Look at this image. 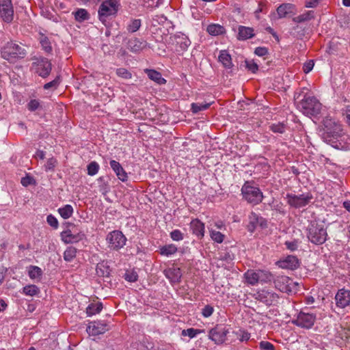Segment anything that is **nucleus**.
<instances>
[{
  "instance_id": "nucleus-46",
  "label": "nucleus",
  "mask_w": 350,
  "mask_h": 350,
  "mask_svg": "<svg viewBox=\"0 0 350 350\" xmlns=\"http://www.w3.org/2000/svg\"><path fill=\"white\" fill-rule=\"evenodd\" d=\"M210 236L214 241L218 243H222L224 239V235L222 233L213 230L210 231Z\"/></svg>"
},
{
  "instance_id": "nucleus-18",
  "label": "nucleus",
  "mask_w": 350,
  "mask_h": 350,
  "mask_svg": "<svg viewBox=\"0 0 350 350\" xmlns=\"http://www.w3.org/2000/svg\"><path fill=\"white\" fill-rule=\"evenodd\" d=\"M338 308L343 309L350 305V291L344 288L339 289L334 297Z\"/></svg>"
},
{
  "instance_id": "nucleus-23",
  "label": "nucleus",
  "mask_w": 350,
  "mask_h": 350,
  "mask_svg": "<svg viewBox=\"0 0 350 350\" xmlns=\"http://www.w3.org/2000/svg\"><path fill=\"white\" fill-rule=\"evenodd\" d=\"M109 165L120 180L125 182L128 180L127 173L119 162L115 160H111Z\"/></svg>"
},
{
  "instance_id": "nucleus-4",
  "label": "nucleus",
  "mask_w": 350,
  "mask_h": 350,
  "mask_svg": "<svg viewBox=\"0 0 350 350\" xmlns=\"http://www.w3.org/2000/svg\"><path fill=\"white\" fill-rule=\"evenodd\" d=\"M304 114L308 116H317L321 111V103L314 96H305L300 102Z\"/></svg>"
},
{
  "instance_id": "nucleus-6",
  "label": "nucleus",
  "mask_w": 350,
  "mask_h": 350,
  "mask_svg": "<svg viewBox=\"0 0 350 350\" xmlns=\"http://www.w3.org/2000/svg\"><path fill=\"white\" fill-rule=\"evenodd\" d=\"M323 124L327 129V132L332 134V135L336 139L339 138L338 141L344 143L342 147L345 148H350V137L345 133H339V131H342L340 126L337 124L334 121L331 119H325L323 120Z\"/></svg>"
},
{
  "instance_id": "nucleus-42",
  "label": "nucleus",
  "mask_w": 350,
  "mask_h": 350,
  "mask_svg": "<svg viewBox=\"0 0 350 350\" xmlns=\"http://www.w3.org/2000/svg\"><path fill=\"white\" fill-rule=\"evenodd\" d=\"M210 105L211 103H193L191 105V110L193 113H197L201 111L207 109Z\"/></svg>"
},
{
  "instance_id": "nucleus-59",
  "label": "nucleus",
  "mask_w": 350,
  "mask_h": 350,
  "mask_svg": "<svg viewBox=\"0 0 350 350\" xmlns=\"http://www.w3.org/2000/svg\"><path fill=\"white\" fill-rule=\"evenodd\" d=\"M40 107V102L38 100L32 99L27 104V109L31 111H34Z\"/></svg>"
},
{
  "instance_id": "nucleus-2",
  "label": "nucleus",
  "mask_w": 350,
  "mask_h": 350,
  "mask_svg": "<svg viewBox=\"0 0 350 350\" xmlns=\"http://www.w3.org/2000/svg\"><path fill=\"white\" fill-rule=\"evenodd\" d=\"M241 191L243 198L252 205L260 204L263 199V193L259 187L249 181L243 185Z\"/></svg>"
},
{
  "instance_id": "nucleus-60",
  "label": "nucleus",
  "mask_w": 350,
  "mask_h": 350,
  "mask_svg": "<svg viewBox=\"0 0 350 350\" xmlns=\"http://www.w3.org/2000/svg\"><path fill=\"white\" fill-rule=\"evenodd\" d=\"M314 65V64L312 60L308 61L303 66L304 72L306 74L310 72L312 70Z\"/></svg>"
},
{
  "instance_id": "nucleus-9",
  "label": "nucleus",
  "mask_w": 350,
  "mask_h": 350,
  "mask_svg": "<svg viewBox=\"0 0 350 350\" xmlns=\"http://www.w3.org/2000/svg\"><path fill=\"white\" fill-rule=\"evenodd\" d=\"M288 204L295 208H299L308 205L313 199L310 193H305L300 195L287 193L286 196Z\"/></svg>"
},
{
  "instance_id": "nucleus-17",
  "label": "nucleus",
  "mask_w": 350,
  "mask_h": 350,
  "mask_svg": "<svg viewBox=\"0 0 350 350\" xmlns=\"http://www.w3.org/2000/svg\"><path fill=\"white\" fill-rule=\"evenodd\" d=\"M248 219L249 223L247 228L250 232H253L258 227L263 228L267 226L266 219L254 212L250 214Z\"/></svg>"
},
{
  "instance_id": "nucleus-45",
  "label": "nucleus",
  "mask_w": 350,
  "mask_h": 350,
  "mask_svg": "<svg viewBox=\"0 0 350 350\" xmlns=\"http://www.w3.org/2000/svg\"><path fill=\"white\" fill-rule=\"evenodd\" d=\"M269 129L275 133H284L286 131V126L283 123L278 122L272 124L269 126Z\"/></svg>"
},
{
  "instance_id": "nucleus-7",
  "label": "nucleus",
  "mask_w": 350,
  "mask_h": 350,
  "mask_svg": "<svg viewBox=\"0 0 350 350\" xmlns=\"http://www.w3.org/2000/svg\"><path fill=\"white\" fill-rule=\"evenodd\" d=\"M275 287L280 291L286 293H295L297 291L298 283L286 275H278L273 278Z\"/></svg>"
},
{
  "instance_id": "nucleus-27",
  "label": "nucleus",
  "mask_w": 350,
  "mask_h": 350,
  "mask_svg": "<svg viewBox=\"0 0 350 350\" xmlns=\"http://www.w3.org/2000/svg\"><path fill=\"white\" fill-rule=\"evenodd\" d=\"M254 36L253 28L239 26L237 38L240 40H245Z\"/></svg>"
},
{
  "instance_id": "nucleus-26",
  "label": "nucleus",
  "mask_w": 350,
  "mask_h": 350,
  "mask_svg": "<svg viewBox=\"0 0 350 350\" xmlns=\"http://www.w3.org/2000/svg\"><path fill=\"white\" fill-rule=\"evenodd\" d=\"M144 72L150 80L154 81L157 84L163 85L166 83V80L162 77V75L159 72L153 69H145Z\"/></svg>"
},
{
  "instance_id": "nucleus-3",
  "label": "nucleus",
  "mask_w": 350,
  "mask_h": 350,
  "mask_svg": "<svg viewBox=\"0 0 350 350\" xmlns=\"http://www.w3.org/2000/svg\"><path fill=\"white\" fill-rule=\"evenodd\" d=\"M1 53L3 59L9 62H14L17 59L23 58L26 55V51L21 45L10 42L2 47Z\"/></svg>"
},
{
  "instance_id": "nucleus-54",
  "label": "nucleus",
  "mask_w": 350,
  "mask_h": 350,
  "mask_svg": "<svg viewBox=\"0 0 350 350\" xmlns=\"http://www.w3.org/2000/svg\"><path fill=\"white\" fill-rule=\"evenodd\" d=\"M56 164L57 160L55 158L51 157L49 159L46 161V163L44 165L45 171H53L55 167L56 166Z\"/></svg>"
},
{
  "instance_id": "nucleus-48",
  "label": "nucleus",
  "mask_w": 350,
  "mask_h": 350,
  "mask_svg": "<svg viewBox=\"0 0 350 350\" xmlns=\"http://www.w3.org/2000/svg\"><path fill=\"white\" fill-rule=\"evenodd\" d=\"M124 278L130 282H135L138 279V275L135 271H126L124 273Z\"/></svg>"
},
{
  "instance_id": "nucleus-32",
  "label": "nucleus",
  "mask_w": 350,
  "mask_h": 350,
  "mask_svg": "<svg viewBox=\"0 0 350 350\" xmlns=\"http://www.w3.org/2000/svg\"><path fill=\"white\" fill-rule=\"evenodd\" d=\"M206 31L212 36H219L225 33V28L219 24H211L208 25Z\"/></svg>"
},
{
  "instance_id": "nucleus-62",
  "label": "nucleus",
  "mask_w": 350,
  "mask_h": 350,
  "mask_svg": "<svg viewBox=\"0 0 350 350\" xmlns=\"http://www.w3.org/2000/svg\"><path fill=\"white\" fill-rule=\"evenodd\" d=\"M254 53L259 57H263L268 54V50L266 47H257Z\"/></svg>"
},
{
  "instance_id": "nucleus-39",
  "label": "nucleus",
  "mask_w": 350,
  "mask_h": 350,
  "mask_svg": "<svg viewBox=\"0 0 350 350\" xmlns=\"http://www.w3.org/2000/svg\"><path fill=\"white\" fill-rule=\"evenodd\" d=\"M314 18V12L313 11H308L302 14H300L296 17L293 18V21L295 23H300L305 21H308Z\"/></svg>"
},
{
  "instance_id": "nucleus-13",
  "label": "nucleus",
  "mask_w": 350,
  "mask_h": 350,
  "mask_svg": "<svg viewBox=\"0 0 350 350\" xmlns=\"http://www.w3.org/2000/svg\"><path fill=\"white\" fill-rule=\"evenodd\" d=\"M254 297L267 306L274 305L278 303L279 296L272 291L265 289L258 291L254 294Z\"/></svg>"
},
{
  "instance_id": "nucleus-52",
  "label": "nucleus",
  "mask_w": 350,
  "mask_h": 350,
  "mask_svg": "<svg viewBox=\"0 0 350 350\" xmlns=\"http://www.w3.org/2000/svg\"><path fill=\"white\" fill-rule=\"evenodd\" d=\"M170 237L173 241H179L184 239V235L180 230H174L170 232Z\"/></svg>"
},
{
  "instance_id": "nucleus-34",
  "label": "nucleus",
  "mask_w": 350,
  "mask_h": 350,
  "mask_svg": "<svg viewBox=\"0 0 350 350\" xmlns=\"http://www.w3.org/2000/svg\"><path fill=\"white\" fill-rule=\"evenodd\" d=\"M58 213L64 219L70 218L73 213V208L70 204H66L58 208Z\"/></svg>"
},
{
  "instance_id": "nucleus-35",
  "label": "nucleus",
  "mask_w": 350,
  "mask_h": 350,
  "mask_svg": "<svg viewBox=\"0 0 350 350\" xmlns=\"http://www.w3.org/2000/svg\"><path fill=\"white\" fill-rule=\"evenodd\" d=\"M75 18L77 21L81 23L90 18V14L85 9L79 8L74 12Z\"/></svg>"
},
{
  "instance_id": "nucleus-47",
  "label": "nucleus",
  "mask_w": 350,
  "mask_h": 350,
  "mask_svg": "<svg viewBox=\"0 0 350 350\" xmlns=\"http://www.w3.org/2000/svg\"><path fill=\"white\" fill-rule=\"evenodd\" d=\"M116 75L124 79H130L132 78V74L124 68H120L116 70Z\"/></svg>"
},
{
  "instance_id": "nucleus-37",
  "label": "nucleus",
  "mask_w": 350,
  "mask_h": 350,
  "mask_svg": "<svg viewBox=\"0 0 350 350\" xmlns=\"http://www.w3.org/2000/svg\"><path fill=\"white\" fill-rule=\"evenodd\" d=\"M28 275L31 280L38 279L42 275V271L38 266L30 265L28 267Z\"/></svg>"
},
{
  "instance_id": "nucleus-16",
  "label": "nucleus",
  "mask_w": 350,
  "mask_h": 350,
  "mask_svg": "<svg viewBox=\"0 0 350 350\" xmlns=\"http://www.w3.org/2000/svg\"><path fill=\"white\" fill-rule=\"evenodd\" d=\"M109 329L107 323L104 321H97L89 323L86 331L90 336H98L105 333Z\"/></svg>"
},
{
  "instance_id": "nucleus-29",
  "label": "nucleus",
  "mask_w": 350,
  "mask_h": 350,
  "mask_svg": "<svg viewBox=\"0 0 350 350\" xmlns=\"http://www.w3.org/2000/svg\"><path fill=\"white\" fill-rule=\"evenodd\" d=\"M103 304L101 302L92 303L86 308V314L88 317H92L101 312Z\"/></svg>"
},
{
  "instance_id": "nucleus-8",
  "label": "nucleus",
  "mask_w": 350,
  "mask_h": 350,
  "mask_svg": "<svg viewBox=\"0 0 350 350\" xmlns=\"http://www.w3.org/2000/svg\"><path fill=\"white\" fill-rule=\"evenodd\" d=\"M106 242L110 250H119L126 245V238L121 231L113 230L107 235Z\"/></svg>"
},
{
  "instance_id": "nucleus-22",
  "label": "nucleus",
  "mask_w": 350,
  "mask_h": 350,
  "mask_svg": "<svg viewBox=\"0 0 350 350\" xmlns=\"http://www.w3.org/2000/svg\"><path fill=\"white\" fill-rule=\"evenodd\" d=\"M277 14L279 18H285L295 14V5L292 3H282L277 8Z\"/></svg>"
},
{
  "instance_id": "nucleus-58",
  "label": "nucleus",
  "mask_w": 350,
  "mask_h": 350,
  "mask_svg": "<svg viewBox=\"0 0 350 350\" xmlns=\"http://www.w3.org/2000/svg\"><path fill=\"white\" fill-rule=\"evenodd\" d=\"M259 347L261 350H275V347L272 343L265 340L260 342Z\"/></svg>"
},
{
  "instance_id": "nucleus-33",
  "label": "nucleus",
  "mask_w": 350,
  "mask_h": 350,
  "mask_svg": "<svg viewBox=\"0 0 350 350\" xmlns=\"http://www.w3.org/2000/svg\"><path fill=\"white\" fill-rule=\"evenodd\" d=\"M40 288L35 284H29L24 286L21 293L27 296L33 297L40 293Z\"/></svg>"
},
{
  "instance_id": "nucleus-51",
  "label": "nucleus",
  "mask_w": 350,
  "mask_h": 350,
  "mask_svg": "<svg viewBox=\"0 0 350 350\" xmlns=\"http://www.w3.org/2000/svg\"><path fill=\"white\" fill-rule=\"evenodd\" d=\"M245 63L247 69L252 73H256L258 71V66L254 60H245Z\"/></svg>"
},
{
  "instance_id": "nucleus-50",
  "label": "nucleus",
  "mask_w": 350,
  "mask_h": 350,
  "mask_svg": "<svg viewBox=\"0 0 350 350\" xmlns=\"http://www.w3.org/2000/svg\"><path fill=\"white\" fill-rule=\"evenodd\" d=\"M59 83H60L59 77L57 76V77H56V78L54 80L45 83L44 85V90H50V89L55 90L58 87V85H59Z\"/></svg>"
},
{
  "instance_id": "nucleus-19",
  "label": "nucleus",
  "mask_w": 350,
  "mask_h": 350,
  "mask_svg": "<svg viewBox=\"0 0 350 350\" xmlns=\"http://www.w3.org/2000/svg\"><path fill=\"white\" fill-rule=\"evenodd\" d=\"M276 265L282 269L295 270L299 266V260L295 256L289 255L277 261Z\"/></svg>"
},
{
  "instance_id": "nucleus-12",
  "label": "nucleus",
  "mask_w": 350,
  "mask_h": 350,
  "mask_svg": "<svg viewBox=\"0 0 350 350\" xmlns=\"http://www.w3.org/2000/svg\"><path fill=\"white\" fill-rule=\"evenodd\" d=\"M228 329L221 325H217L208 332V338L217 345L223 344L226 340Z\"/></svg>"
},
{
  "instance_id": "nucleus-53",
  "label": "nucleus",
  "mask_w": 350,
  "mask_h": 350,
  "mask_svg": "<svg viewBox=\"0 0 350 350\" xmlns=\"http://www.w3.org/2000/svg\"><path fill=\"white\" fill-rule=\"evenodd\" d=\"M236 334L239 340L241 342L247 341L250 338V334L247 331L239 329Z\"/></svg>"
},
{
  "instance_id": "nucleus-61",
  "label": "nucleus",
  "mask_w": 350,
  "mask_h": 350,
  "mask_svg": "<svg viewBox=\"0 0 350 350\" xmlns=\"http://www.w3.org/2000/svg\"><path fill=\"white\" fill-rule=\"evenodd\" d=\"M284 245L286 248L291 251H295L298 247V242L297 241H286Z\"/></svg>"
},
{
  "instance_id": "nucleus-55",
  "label": "nucleus",
  "mask_w": 350,
  "mask_h": 350,
  "mask_svg": "<svg viewBox=\"0 0 350 350\" xmlns=\"http://www.w3.org/2000/svg\"><path fill=\"white\" fill-rule=\"evenodd\" d=\"M214 312V308L211 305H206L202 309V315L205 317L208 318L211 317Z\"/></svg>"
},
{
  "instance_id": "nucleus-1",
  "label": "nucleus",
  "mask_w": 350,
  "mask_h": 350,
  "mask_svg": "<svg viewBox=\"0 0 350 350\" xmlns=\"http://www.w3.org/2000/svg\"><path fill=\"white\" fill-rule=\"evenodd\" d=\"M307 230V237L312 243L321 245L327 241V230L322 224L312 221L309 224Z\"/></svg>"
},
{
  "instance_id": "nucleus-44",
  "label": "nucleus",
  "mask_w": 350,
  "mask_h": 350,
  "mask_svg": "<svg viewBox=\"0 0 350 350\" xmlns=\"http://www.w3.org/2000/svg\"><path fill=\"white\" fill-rule=\"evenodd\" d=\"M100 166L96 161L90 162L87 166L88 174L90 176L96 175L99 170Z\"/></svg>"
},
{
  "instance_id": "nucleus-38",
  "label": "nucleus",
  "mask_w": 350,
  "mask_h": 350,
  "mask_svg": "<svg viewBox=\"0 0 350 350\" xmlns=\"http://www.w3.org/2000/svg\"><path fill=\"white\" fill-rule=\"evenodd\" d=\"M258 283H267L273 280V275L267 271L258 270Z\"/></svg>"
},
{
  "instance_id": "nucleus-40",
  "label": "nucleus",
  "mask_w": 350,
  "mask_h": 350,
  "mask_svg": "<svg viewBox=\"0 0 350 350\" xmlns=\"http://www.w3.org/2000/svg\"><path fill=\"white\" fill-rule=\"evenodd\" d=\"M142 21L140 19H131L126 25V29L129 33H135L140 28Z\"/></svg>"
},
{
  "instance_id": "nucleus-24",
  "label": "nucleus",
  "mask_w": 350,
  "mask_h": 350,
  "mask_svg": "<svg viewBox=\"0 0 350 350\" xmlns=\"http://www.w3.org/2000/svg\"><path fill=\"white\" fill-rule=\"evenodd\" d=\"M190 228L193 234L198 239H202L204 236V224L198 219H193L190 223Z\"/></svg>"
},
{
  "instance_id": "nucleus-36",
  "label": "nucleus",
  "mask_w": 350,
  "mask_h": 350,
  "mask_svg": "<svg viewBox=\"0 0 350 350\" xmlns=\"http://www.w3.org/2000/svg\"><path fill=\"white\" fill-rule=\"evenodd\" d=\"M177 247L174 244L164 245L160 248V254L163 256H170L177 252Z\"/></svg>"
},
{
  "instance_id": "nucleus-5",
  "label": "nucleus",
  "mask_w": 350,
  "mask_h": 350,
  "mask_svg": "<svg viewBox=\"0 0 350 350\" xmlns=\"http://www.w3.org/2000/svg\"><path fill=\"white\" fill-rule=\"evenodd\" d=\"M118 10V3L116 0H106L99 6L98 11V18L105 24L111 16H116Z\"/></svg>"
},
{
  "instance_id": "nucleus-14",
  "label": "nucleus",
  "mask_w": 350,
  "mask_h": 350,
  "mask_svg": "<svg viewBox=\"0 0 350 350\" xmlns=\"http://www.w3.org/2000/svg\"><path fill=\"white\" fill-rule=\"evenodd\" d=\"M315 320L316 316L314 314L300 312L296 319L293 321V323L299 327L309 329L314 325Z\"/></svg>"
},
{
  "instance_id": "nucleus-49",
  "label": "nucleus",
  "mask_w": 350,
  "mask_h": 350,
  "mask_svg": "<svg viewBox=\"0 0 350 350\" xmlns=\"http://www.w3.org/2000/svg\"><path fill=\"white\" fill-rule=\"evenodd\" d=\"M167 21V17L163 14H157L152 17V24L154 26L163 25Z\"/></svg>"
},
{
  "instance_id": "nucleus-25",
  "label": "nucleus",
  "mask_w": 350,
  "mask_h": 350,
  "mask_svg": "<svg viewBox=\"0 0 350 350\" xmlns=\"http://www.w3.org/2000/svg\"><path fill=\"white\" fill-rule=\"evenodd\" d=\"M147 46V42L144 40L132 38L128 42V48L133 53H137L143 50Z\"/></svg>"
},
{
  "instance_id": "nucleus-20",
  "label": "nucleus",
  "mask_w": 350,
  "mask_h": 350,
  "mask_svg": "<svg viewBox=\"0 0 350 350\" xmlns=\"http://www.w3.org/2000/svg\"><path fill=\"white\" fill-rule=\"evenodd\" d=\"M62 241L68 244L77 243L83 239L84 234L79 232L77 233H73L71 230L68 229L61 232L60 234Z\"/></svg>"
},
{
  "instance_id": "nucleus-31",
  "label": "nucleus",
  "mask_w": 350,
  "mask_h": 350,
  "mask_svg": "<svg viewBox=\"0 0 350 350\" xmlns=\"http://www.w3.org/2000/svg\"><path fill=\"white\" fill-rule=\"evenodd\" d=\"M96 273L100 277H108L110 275V269L104 261L99 262L96 268Z\"/></svg>"
},
{
  "instance_id": "nucleus-43",
  "label": "nucleus",
  "mask_w": 350,
  "mask_h": 350,
  "mask_svg": "<svg viewBox=\"0 0 350 350\" xmlns=\"http://www.w3.org/2000/svg\"><path fill=\"white\" fill-rule=\"evenodd\" d=\"M203 332V330L194 329L193 327L188 328L186 329H183L181 332V335L183 336H188L189 338H193L196 337L198 334H200Z\"/></svg>"
},
{
  "instance_id": "nucleus-41",
  "label": "nucleus",
  "mask_w": 350,
  "mask_h": 350,
  "mask_svg": "<svg viewBox=\"0 0 350 350\" xmlns=\"http://www.w3.org/2000/svg\"><path fill=\"white\" fill-rule=\"evenodd\" d=\"M77 251V250L75 247L70 246L67 247L64 252V260L66 262H71L76 257Z\"/></svg>"
},
{
  "instance_id": "nucleus-11",
  "label": "nucleus",
  "mask_w": 350,
  "mask_h": 350,
  "mask_svg": "<svg viewBox=\"0 0 350 350\" xmlns=\"http://www.w3.org/2000/svg\"><path fill=\"white\" fill-rule=\"evenodd\" d=\"M32 69L42 78L49 75L52 69L50 61L45 57L36 58L32 63Z\"/></svg>"
},
{
  "instance_id": "nucleus-57",
  "label": "nucleus",
  "mask_w": 350,
  "mask_h": 350,
  "mask_svg": "<svg viewBox=\"0 0 350 350\" xmlns=\"http://www.w3.org/2000/svg\"><path fill=\"white\" fill-rule=\"evenodd\" d=\"M46 221L51 227L54 228L55 229L58 228L59 223L57 219V218L53 216V215H49L46 217Z\"/></svg>"
},
{
  "instance_id": "nucleus-64",
  "label": "nucleus",
  "mask_w": 350,
  "mask_h": 350,
  "mask_svg": "<svg viewBox=\"0 0 350 350\" xmlns=\"http://www.w3.org/2000/svg\"><path fill=\"white\" fill-rule=\"evenodd\" d=\"M319 0H306V8H315Z\"/></svg>"
},
{
  "instance_id": "nucleus-56",
  "label": "nucleus",
  "mask_w": 350,
  "mask_h": 350,
  "mask_svg": "<svg viewBox=\"0 0 350 350\" xmlns=\"http://www.w3.org/2000/svg\"><path fill=\"white\" fill-rule=\"evenodd\" d=\"M40 44L42 45V49L46 52L50 53L52 51V47L51 46V42L49 40L44 37L40 40Z\"/></svg>"
},
{
  "instance_id": "nucleus-15",
  "label": "nucleus",
  "mask_w": 350,
  "mask_h": 350,
  "mask_svg": "<svg viewBox=\"0 0 350 350\" xmlns=\"http://www.w3.org/2000/svg\"><path fill=\"white\" fill-rule=\"evenodd\" d=\"M0 18L6 23H10L14 18V8L12 0H0Z\"/></svg>"
},
{
  "instance_id": "nucleus-28",
  "label": "nucleus",
  "mask_w": 350,
  "mask_h": 350,
  "mask_svg": "<svg viewBox=\"0 0 350 350\" xmlns=\"http://www.w3.org/2000/svg\"><path fill=\"white\" fill-rule=\"evenodd\" d=\"M219 62L226 68H230L232 66L231 56L226 51H221L219 55Z\"/></svg>"
},
{
  "instance_id": "nucleus-63",
  "label": "nucleus",
  "mask_w": 350,
  "mask_h": 350,
  "mask_svg": "<svg viewBox=\"0 0 350 350\" xmlns=\"http://www.w3.org/2000/svg\"><path fill=\"white\" fill-rule=\"evenodd\" d=\"M32 181L33 178L29 176H27L21 178V183L23 186L27 187L31 185L32 183Z\"/></svg>"
},
{
  "instance_id": "nucleus-10",
  "label": "nucleus",
  "mask_w": 350,
  "mask_h": 350,
  "mask_svg": "<svg viewBox=\"0 0 350 350\" xmlns=\"http://www.w3.org/2000/svg\"><path fill=\"white\" fill-rule=\"evenodd\" d=\"M169 43L174 45L176 52L183 53L187 50L191 44V41L186 35L178 32L170 36Z\"/></svg>"
},
{
  "instance_id": "nucleus-21",
  "label": "nucleus",
  "mask_w": 350,
  "mask_h": 350,
  "mask_svg": "<svg viewBox=\"0 0 350 350\" xmlns=\"http://www.w3.org/2000/svg\"><path fill=\"white\" fill-rule=\"evenodd\" d=\"M164 275L169 280L171 283H178L182 277V273L180 268L169 267L163 271Z\"/></svg>"
},
{
  "instance_id": "nucleus-30",
  "label": "nucleus",
  "mask_w": 350,
  "mask_h": 350,
  "mask_svg": "<svg viewBox=\"0 0 350 350\" xmlns=\"http://www.w3.org/2000/svg\"><path fill=\"white\" fill-rule=\"evenodd\" d=\"M244 275L247 282L250 284L255 285L258 283V270H248L245 273Z\"/></svg>"
}]
</instances>
